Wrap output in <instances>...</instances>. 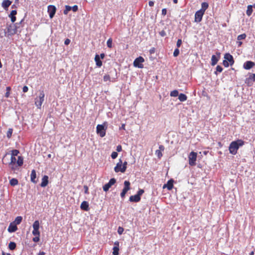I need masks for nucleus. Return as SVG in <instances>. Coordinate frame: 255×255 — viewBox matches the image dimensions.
I'll return each mask as SVG.
<instances>
[{
    "mask_svg": "<svg viewBox=\"0 0 255 255\" xmlns=\"http://www.w3.org/2000/svg\"><path fill=\"white\" fill-rule=\"evenodd\" d=\"M28 88L27 86H24L23 88H22V91L24 93H26L28 91Z\"/></svg>",
    "mask_w": 255,
    "mask_h": 255,
    "instance_id": "obj_55",
    "label": "nucleus"
},
{
    "mask_svg": "<svg viewBox=\"0 0 255 255\" xmlns=\"http://www.w3.org/2000/svg\"><path fill=\"white\" fill-rule=\"evenodd\" d=\"M144 190L143 189H139L138 192H137V193L136 194L137 195H138L139 197H140L142 194L144 193Z\"/></svg>",
    "mask_w": 255,
    "mask_h": 255,
    "instance_id": "obj_49",
    "label": "nucleus"
},
{
    "mask_svg": "<svg viewBox=\"0 0 255 255\" xmlns=\"http://www.w3.org/2000/svg\"><path fill=\"white\" fill-rule=\"evenodd\" d=\"M204 13L202 10H199L195 14V21L199 22L202 20L203 15Z\"/></svg>",
    "mask_w": 255,
    "mask_h": 255,
    "instance_id": "obj_12",
    "label": "nucleus"
},
{
    "mask_svg": "<svg viewBox=\"0 0 255 255\" xmlns=\"http://www.w3.org/2000/svg\"><path fill=\"white\" fill-rule=\"evenodd\" d=\"M2 255H10V254L9 253H5L2 252Z\"/></svg>",
    "mask_w": 255,
    "mask_h": 255,
    "instance_id": "obj_63",
    "label": "nucleus"
},
{
    "mask_svg": "<svg viewBox=\"0 0 255 255\" xmlns=\"http://www.w3.org/2000/svg\"><path fill=\"white\" fill-rule=\"evenodd\" d=\"M123 162L121 159H119V161L117 163L116 166L114 168L116 172H122Z\"/></svg>",
    "mask_w": 255,
    "mask_h": 255,
    "instance_id": "obj_17",
    "label": "nucleus"
},
{
    "mask_svg": "<svg viewBox=\"0 0 255 255\" xmlns=\"http://www.w3.org/2000/svg\"><path fill=\"white\" fill-rule=\"evenodd\" d=\"M217 55H213L211 57V65L212 66L215 65L217 62H218L219 59L220 58V53L217 52Z\"/></svg>",
    "mask_w": 255,
    "mask_h": 255,
    "instance_id": "obj_14",
    "label": "nucleus"
},
{
    "mask_svg": "<svg viewBox=\"0 0 255 255\" xmlns=\"http://www.w3.org/2000/svg\"><path fill=\"white\" fill-rule=\"evenodd\" d=\"M17 32V29L15 25L10 24L6 25V31H4L5 36L13 35Z\"/></svg>",
    "mask_w": 255,
    "mask_h": 255,
    "instance_id": "obj_3",
    "label": "nucleus"
},
{
    "mask_svg": "<svg viewBox=\"0 0 255 255\" xmlns=\"http://www.w3.org/2000/svg\"><path fill=\"white\" fill-rule=\"evenodd\" d=\"M33 230L32 231V234L34 236H40V232L39 231V223L38 220L35 221L33 224Z\"/></svg>",
    "mask_w": 255,
    "mask_h": 255,
    "instance_id": "obj_8",
    "label": "nucleus"
},
{
    "mask_svg": "<svg viewBox=\"0 0 255 255\" xmlns=\"http://www.w3.org/2000/svg\"><path fill=\"white\" fill-rule=\"evenodd\" d=\"M23 164V158L21 156L11 157L9 166L12 170H15L18 167L21 166Z\"/></svg>",
    "mask_w": 255,
    "mask_h": 255,
    "instance_id": "obj_1",
    "label": "nucleus"
},
{
    "mask_svg": "<svg viewBox=\"0 0 255 255\" xmlns=\"http://www.w3.org/2000/svg\"><path fill=\"white\" fill-rule=\"evenodd\" d=\"M178 99L180 101L184 102L187 100V97L184 94L181 93L178 95Z\"/></svg>",
    "mask_w": 255,
    "mask_h": 255,
    "instance_id": "obj_31",
    "label": "nucleus"
},
{
    "mask_svg": "<svg viewBox=\"0 0 255 255\" xmlns=\"http://www.w3.org/2000/svg\"><path fill=\"white\" fill-rule=\"evenodd\" d=\"M45 253L44 252H40L38 255H45Z\"/></svg>",
    "mask_w": 255,
    "mask_h": 255,
    "instance_id": "obj_61",
    "label": "nucleus"
},
{
    "mask_svg": "<svg viewBox=\"0 0 255 255\" xmlns=\"http://www.w3.org/2000/svg\"><path fill=\"white\" fill-rule=\"evenodd\" d=\"M116 182V180L114 178L111 179L109 182L103 186V190L106 192L108 191L111 186L115 184Z\"/></svg>",
    "mask_w": 255,
    "mask_h": 255,
    "instance_id": "obj_10",
    "label": "nucleus"
},
{
    "mask_svg": "<svg viewBox=\"0 0 255 255\" xmlns=\"http://www.w3.org/2000/svg\"><path fill=\"white\" fill-rule=\"evenodd\" d=\"M35 237H34L32 239L33 241L34 242H38L40 240V236H35Z\"/></svg>",
    "mask_w": 255,
    "mask_h": 255,
    "instance_id": "obj_47",
    "label": "nucleus"
},
{
    "mask_svg": "<svg viewBox=\"0 0 255 255\" xmlns=\"http://www.w3.org/2000/svg\"><path fill=\"white\" fill-rule=\"evenodd\" d=\"M201 6V8L200 10L205 12V10L208 8L209 4L207 2H204L202 3Z\"/></svg>",
    "mask_w": 255,
    "mask_h": 255,
    "instance_id": "obj_30",
    "label": "nucleus"
},
{
    "mask_svg": "<svg viewBox=\"0 0 255 255\" xmlns=\"http://www.w3.org/2000/svg\"><path fill=\"white\" fill-rule=\"evenodd\" d=\"M148 4L150 6H153L154 5V1H149Z\"/></svg>",
    "mask_w": 255,
    "mask_h": 255,
    "instance_id": "obj_58",
    "label": "nucleus"
},
{
    "mask_svg": "<svg viewBox=\"0 0 255 255\" xmlns=\"http://www.w3.org/2000/svg\"><path fill=\"white\" fill-rule=\"evenodd\" d=\"M13 129L12 128H9L6 133V136L8 138H10L11 136L12 133Z\"/></svg>",
    "mask_w": 255,
    "mask_h": 255,
    "instance_id": "obj_40",
    "label": "nucleus"
},
{
    "mask_svg": "<svg viewBox=\"0 0 255 255\" xmlns=\"http://www.w3.org/2000/svg\"><path fill=\"white\" fill-rule=\"evenodd\" d=\"M164 146L163 145H160L159 146V149L155 151V154L158 157V158H161V157L162 156V151H164Z\"/></svg>",
    "mask_w": 255,
    "mask_h": 255,
    "instance_id": "obj_19",
    "label": "nucleus"
},
{
    "mask_svg": "<svg viewBox=\"0 0 255 255\" xmlns=\"http://www.w3.org/2000/svg\"><path fill=\"white\" fill-rule=\"evenodd\" d=\"M244 144L245 141L242 139H237L231 142L229 147L230 153L233 155L236 154L239 147L244 145Z\"/></svg>",
    "mask_w": 255,
    "mask_h": 255,
    "instance_id": "obj_2",
    "label": "nucleus"
},
{
    "mask_svg": "<svg viewBox=\"0 0 255 255\" xmlns=\"http://www.w3.org/2000/svg\"><path fill=\"white\" fill-rule=\"evenodd\" d=\"M16 247V245L14 242H10L8 245V248L10 250H14Z\"/></svg>",
    "mask_w": 255,
    "mask_h": 255,
    "instance_id": "obj_33",
    "label": "nucleus"
},
{
    "mask_svg": "<svg viewBox=\"0 0 255 255\" xmlns=\"http://www.w3.org/2000/svg\"><path fill=\"white\" fill-rule=\"evenodd\" d=\"M128 164V162L127 161H125L123 163V166H122V173H124L127 169V165Z\"/></svg>",
    "mask_w": 255,
    "mask_h": 255,
    "instance_id": "obj_43",
    "label": "nucleus"
},
{
    "mask_svg": "<svg viewBox=\"0 0 255 255\" xmlns=\"http://www.w3.org/2000/svg\"><path fill=\"white\" fill-rule=\"evenodd\" d=\"M141 199L140 197H139L137 194L131 196L129 197V200L132 202H138L140 201Z\"/></svg>",
    "mask_w": 255,
    "mask_h": 255,
    "instance_id": "obj_25",
    "label": "nucleus"
},
{
    "mask_svg": "<svg viewBox=\"0 0 255 255\" xmlns=\"http://www.w3.org/2000/svg\"><path fill=\"white\" fill-rule=\"evenodd\" d=\"M120 129H125V124H123L122 125V126L120 128Z\"/></svg>",
    "mask_w": 255,
    "mask_h": 255,
    "instance_id": "obj_60",
    "label": "nucleus"
},
{
    "mask_svg": "<svg viewBox=\"0 0 255 255\" xmlns=\"http://www.w3.org/2000/svg\"><path fill=\"white\" fill-rule=\"evenodd\" d=\"M106 124L107 123L105 122L103 125H98L97 126V133L101 137H103L106 135L107 127H105L104 125H106Z\"/></svg>",
    "mask_w": 255,
    "mask_h": 255,
    "instance_id": "obj_5",
    "label": "nucleus"
},
{
    "mask_svg": "<svg viewBox=\"0 0 255 255\" xmlns=\"http://www.w3.org/2000/svg\"><path fill=\"white\" fill-rule=\"evenodd\" d=\"M246 34L245 33H243L238 35L237 37V39L238 40L240 41L241 40L245 39L246 38Z\"/></svg>",
    "mask_w": 255,
    "mask_h": 255,
    "instance_id": "obj_38",
    "label": "nucleus"
},
{
    "mask_svg": "<svg viewBox=\"0 0 255 255\" xmlns=\"http://www.w3.org/2000/svg\"><path fill=\"white\" fill-rule=\"evenodd\" d=\"M102 59H103L104 57H105V54L104 53H101L100 54V57Z\"/></svg>",
    "mask_w": 255,
    "mask_h": 255,
    "instance_id": "obj_62",
    "label": "nucleus"
},
{
    "mask_svg": "<svg viewBox=\"0 0 255 255\" xmlns=\"http://www.w3.org/2000/svg\"><path fill=\"white\" fill-rule=\"evenodd\" d=\"M182 44V40L181 39H178L177 41V43H176V45H177V47L178 48L180 47L181 45Z\"/></svg>",
    "mask_w": 255,
    "mask_h": 255,
    "instance_id": "obj_50",
    "label": "nucleus"
},
{
    "mask_svg": "<svg viewBox=\"0 0 255 255\" xmlns=\"http://www.w3.org/2000/svg\"><path fill=\"white\" fill-rule=\"evenodd\" d=\"M103 80H104V82H107V81L111 82V81H112L113 82L115 81V80L111 81V77L108 74H106V75L104 76Z\"/></svg>",
    "mask_w": 255,
    "mask_h": 255,
    "instance_id": "obj_34",
    "label": "nucleus"
},
{
    "mask_svg": "<svg viewBox=\"0 0 255 255\" xmlns=\"http://www.w3.org/2000/svg\"><path fill=\"white\" fill-rule=\"evenodd\" d=\"M173 187V180L172 179L168 181L166 184H164L163 188H167L168 190H170Z\"/></svg>",
    "mask_w": 255,
    "mask_h": 255,
    "instance_id": "obj_21",
    "label": "nucleus"
},
{
    "mask_svg": "<svg viewBox=\"0 0 255 255\" xmlns=\"http://www.w3.org/2000/svg\"><path fill=\"white\" fill-rule=\"evenodd\" d=\"M19 153V150L17 149H13L11 151V157H17Z\"/></svg>",
    "mask_w": 255,
    "mask_h": 255,
    "instance_id": "obj_36",
    "label": "nucleus"
},
{
    "mask_svg": "<svg viewBox=\"0 0 255 255\" xmlns=\"http://www.w3.org/2000/svg\"><path fill=\"white\" fill-rule=\"evenodd\" d=\"M154 51H155V49H154V48H152V49H151L150 50V53L151 54L153 53L154 52Z\"/></svg>",
    "mask_w": 255,
    "mask_h": 255,
    "instance_id": "obj_59",
    "label": "nucleus"
},
{
    "mask_svg": "<svg viewBox=\"0 0 255 255\" xmlns=\"http://www.w3.org/2000/svg\"><path fill=\"white\" fill-rule=\"evenodd\" d=\"M11 4V1L9 0H4L2 2V6L4 8H7Z\"/></svg>",
    "mask_w": 255,
    "mask_h": 255,
    "instance_id": "obj_28",
    "label": "nucleus"
},
{
    "mask_svg": "<svg viewBox=\"0 0 255 255\" xmlns=\"http://www.w3.org/2000/svg\"><path fill=\"white\" fill-rule=\"evenodd\" d=\"M18 183V181L16 178H12L9 181V184L11 186H14L17 185Z\"/></svg>",
    "mask_w": 255,
    "mask_h": 255,
    "instance_id": "obj_32",
    "label": "nucleus"
},
{
    "mask_svg": "<svg viewBox=\"0 0 255 255\" xmlns=\"http://www.w3.org/2000/svg\"><path fill=\"white\" fill-rule=\"evenodd\" d=\"M253 13V5H249L246 11L247 15L249 16H251Z\"/></svg>",
    "mask_w": 255,
    "mask_h": 255,
    "instance_id": "obj_29",
    "label": "nucleus"
},
{
    "mask_svg": "<svg viewBox=\"0 0 255 255\" xmlns=\"http://www.w3.org/2000/svg\"><path fill=\"white\" fill-rule=\"evenodd\" d=\"M255 81V74H250L249 77L246 79V83L248 86H251L253 85V82Z\"/></svg>",
    "mask_w": 255,
    "mask_h": 255,
    "instance_id": "obj_13",
    "label": "nucleus"
},
{
    "mask_svg": "<svg viewBox=\"0 0 255 255\" xmlns=\"http://www.w3.org/2000/svg\"><path fill=\"white\" fill-rule=\"evenodd\" d=\"M170 95L171 97H176L178 96V92L176 90H173L170 92Z\"/></svg>",
    "mask_w": 255,
    "mask_h": 255,
    "instance_id": "obj_39",
    "label": "nucleus"
},
{
    "mask_svg": "<svg viewBox=\"0 0 255 255\" xmlns=\"http://www.w3.org/2000/svg\"><path fill=\"white\" fill-rule=\"evenodd\" d=\"M81 209L83 210L88 211L89 210V203L87 201H83L80 206Z\"/></svg>",
    "mask_w": 255,
    "mask_h": 255,
    "instance_id": "obj_24",
    "label": "nucleus"
},
{
    "mask_svg": "<svg viewBox=\"0 0 255 255\" xmlns=\"http://www.w3.org/2000/svg\"><path fill=\"white\" fill-rule=\"evenodd\" d=\"M223 71V68L220 66V65H218L217 67H216V71L215 72V74L216 75H217V72H219L220 73L222 72Z\"/></svg>",
    "mask_w": 255,
    "mask_h": 255,
    "instance_id": "obj_41",
    "label": "nucleus"
},
{
    "mask_svg": "<svg viewBox=\"0 0 255 255\" xmlns=\"http://www.w3.org/2000/svg\"><path fill=\"white\" fill-rule=\"evenodd\" d=\"M179 54V50L178 48H176L174 50L173 52V56L174 57H177Z\"/></svg>",
    "mask_w": 255,
    "mask_h": 255,
    "instance_id": "obj_45",
    "label": "nucleus"
},
{
    "mask_svg": "<svg viewBox=\"0 0 255 255\" xmlns=\"http://www.w3.org/2000/svg\"><path fill=\"white\" fill-rule=\"evenodd\" d=\"M159 34L161 36L164 37L166 35V33L164 30H162L159 32Z\"/></svg>",
    "mask_w": 255,
    "mask_h": 255,
    "instance_id": "obj_51",
    "label": "nucleus"
},
{
    "mask_svg": "<svg viewBox=\"0 0 255 255\" xmlns=\"http://www.w3.org/2000/svg\"><path fill=\"white\" fill-rule=\"evenodd\" d=\"M70 40L68 38H67L65 39V41H64V44L66 45H68L69 44V43H70Z\"/></svg>",
    "mask_w": 255,
    "mask_h": 255,
    "instance_id": "obj_56",
    "label": "nucleus"
},
{
    "mask_svg": "<svg viewBox=\"0 0 255 255\" xmlns=\"http://www.w3.org/2000/svg\"><path fill=\"white\" fill-rule=\"evenodd\" d=\"M95 61L96 62V65L98 67H100L102 66V61L100 60V56L98 54H96L95 55Z\"/></svg>",
    "mask_w": 255,
    "mask_h": 255,
    "instance_id": "obj_27",
    "label": "nucleus"
},
{
    "mask_svg": "<svg viewBox=\"0 0 255 255\" xmlns=\"http://www.w3.org/2000/svg\"><path fill=\"white\" fill-rule=\"evenodd\" d=\"M84 190H85V193L86 194H89V192H88V187L86 185H85L84 186Z\"/></svg>",
    "mask_w": 255,
    "mask_h": 255,
    "instance_id": "obj_54",
    "label": "nucleus"
},
{
    "mask_svg": "<svg viewBox=\"0 0 255 255\" xmlns=\"http://www.w3.org/2000/svg\"><path fill=\"white\" fill-rule=\"evenodd\" d=\"M112 39L111 38H109L107 42V46L109 47V48H112Z\"/></svg>",
    "mask_w": 255,
    "mask_h": 255,
    "instance_id": "obj_42",
    "label": "nucleus"
},
{
    "mask_svg": "<svg viewBox=\"0 0 255 255\" xmlns=\"http://www.w3.org/2000/svg\"><path fill=\"white\" fill-rule=\"evenodd\" d=\"M71 7L69 5H66L63 13L64 14H67L68 12L71 10Z\"/></svg>",
    "mask_w": 255,
    "mask_h": 255,
    "instance_id": "obj_37",
    "label": "nucleus"
},
{
    "mask_svg": "<svg viewBox=\"0 0 255 255\" xmlns=\"http://www.w3.org/2000/svg\"><path fill=\"white\" fill-rule=\"evenodd\" d=\"M166 13H167V10H166V8H163L162 9V14L164 16V15H165L166 14Z\"/></svg>",
    "mask_w": 255,
    "mask_h": 255,
    "instance_id": "obj_57",
    "label": "nucleus"
},
{
    "mask_svg": "<svg viewBox=\"0 0 255 255\" xmlns=\"http://www.w3.org/2000/svg\"><path fill=\"white\" fill-rule=\"evenodd\" d=\"M17 14V11L16 10H12L10 12V14L9 15V17L11 19V21L12 22H14L16 20L15 15Z\"/></svg>",
    "mask_w": 255,
    "mask_h": 255,
    "instance_id": "obj_26",
    "label": "nucleus"
},
{
    "mask_svg": "<svg viewBox=\"0 0 255 255\" xmlns=\"http://www.w3.org/2000/svg\"><path fill=\"white\" fill-rule=\"evenodd\" d=\"M56 11V8L55 6L53 5H49L48 6V12L49 14L50 18H52Z\"/></svg>",
    "mask_w": 255,
    "mask_h": 255,
    "instance_id": "obj_11",
    "label": "nucleus"
},
{
    "mask_svg": "<svg viewBox=\"0 0 255 255\" xmlns=\"http://www.w3.org/2000/svg\"><path fill=\"white\" fill-rule=\"evenodd\" d=\"M144 61V58L141 56H139L136 58L133 61V66L135 67H138L139 68H142L143 67V65L142 64V63Z\"/></svg>",
    "mask_w": 255,
    "mask_h": 255,
    "instance_id": "obj_7",
    "label": "nucleus"
},
{
    "mask_svg": "<svg viewBox=\"0 0 255 255\" xmlns=\"http://www.w3.org/2000/svg\"><path fill=\"white\" fill-rule=\"evenodd\" d=\"M22 217L21 216H17L15 219L14 221L13 222L16 225H19L22 221Z\"/></svg>",
    "mask_w": 255,
    "mask_h": 255,
    "instance_id": "obj_35",
    "label": "nucleus"
},
{
    "mask_svg": "<svg viewBox=\"0 0 255 255\" xmlns=\"http://www.w3.org/2000/svg\"><path fill=\"white\" fill-rule=\"evenodd\" d=\"M197 156V154L195 152L192 151L189 153V154L188 155V158H189V164L190 166H193L196 165Z\"/></svg>",
    "mask_w": 255,
    "mask_h": 255,
    "instance_id": "obj_6",
    "label": "nucleus"
},
{
    "mask_svg": "<svg viewBox=\"0 0 255 255\" xmlns=\"http://www.w3.org/2000/svg\"><path fill=\"white\" fill-rule=\"evenodd\" d=\"M255 64L251 61H247L244 63L243 67L245 69L249 70L255 66Z\"/></svg>",
    "mask_w": 255,
    "mask_h": 255,
    "instance_id": "obj_16",
    "label": "nucleus"
},
{
    "mask_svg": "<svg viewBox=\"0 0 255 255\" xmlns=\"http://www.w3.org/2000/svg\"><path fill=\"white\" fill-rule=\"evenodd\" d=\"M30 181L33 183H36L37 180H36V173L34 169L31 171L30 174Z\"/></svg>",
    "mask_w": 255,
    "mask_h": 255,
    "instance_id": "obj_23",
    "label": "nucleus"
},
{
    "mask_svg": "<svg viewBox=\"0 0 255 255\" xmlns=\"http://www.w3.org/2000/svg\"><path fill=\"white\" fill-rule=\"evenodd\" d=\"M229 64L230 63L226 59H225L223 62V64L225 67H229Z\"/></svg>",
    "mask_w": 255,
    "mask_h": 255,
    "instance_id": "obj_48",
    "label": "nucleus"
},
{
    "mask_svg": "<svg viewBox=\"0 0 255 255\" xmlns=\"http://www.w3.org/2000/svg\"><path fill=\"white\" fill-rule=\"evenodd\" d=\"M9 95V92H7L5 93V97H7H7H8Z\"/></svg>",
    "mask_w": 255,
    "mask_h": 255,
    "instance_id": "obj_64",
    "label": "nucleus"
},
{
    "mask_svg": "<svg viewBox=\"0 0 255 255\" xmlns=\"http://www.w3.org/2000/svg\"><path fill=\"white\" fill-rule=\"evenodd\" d=\"M118 153L116 151H113L112 153V154H111V157L113 158V159H115L118 156Z\"/></svg>",
    "mask_w": 255,
    "mask_h": 255,
    "instance_id": "obj_44",
    "label": "nucleus"
},
{
    "mask_svg": "<svg viewBox=\"0 0 255 255\" xmlns=\"http://www.w3.org/2000/svg\"><path fill=\"white\" fill-rule=\"evenodd\" d=\"M48 184V176L47 175H44L42 178V182L40 184V186L42 187H46Z\"/></svg>",
    "mask_w": 255,
    "mask_h": 255,
    "instance_id": "obj_22",
    "label": "nucleus"
},
{
    "mask_svg": "<svg viewBox=\"0 0 255 255\" xmlns=\"http://www.w3.org/2000/svg\"><path fill=\"white\" fill-rule=\"evenodd\" d=\"M17 230L16 225L14 222L10 223L7 229L8 232L13 233L16 231Z\"/></svg>",
    "mask_w": 255,
    "mask_h": 255,
    "instance_id": "obj_18",
    "label": "nucleus"
},
{
    "mask_svg": "<svg viewBox=\"0 0 255 255\" xmlns=\"http://www.w3.org/2000/svg\"><path fill=\"white\" fill-rule=\"evenodd\" d=\"M130 183L128 181H125L124 182V187L121 193V196L122 198H124L126 194L130 189Z\"/></svg>",
    "mask_w": 255,
    "mask_h": 255,
    "instance_id": "obj_9",
    "label": "nucleus"
},
{
    "mask_svg": "<svg viewBox=\"0 0 255 255\" xmlns=\"http://www.w3.org/2000/svg\"><path fill=\"white\" fill-rule=\"evenodd\" d=\"M45 94L43 91H40L38 97L35 99V105L38 109H41L42 103L44 101Z\"/></svg>",
    "mask_w": 255,
    "mask_h": 255,
    "instance_id": "obj_4",
    "label": "nucleus"
},
{
    "mask_svg": "<svg viewBox=\"0 0 255 255\" xmlns=\"http://www.w3.org/2000/svg\"><path fill=\"white\" fill-rule=\"evenodd\" d=\"M124 232V228L121 227H119L118 229V233L119 235H122L123 234Z\"/></svg>",
    "mask_w": 255,
    "mask_h": 255,
    "instance_id": "obj_46",
    "label": "nucleus"
},
{
    "mask_svg": "<svg viewBox=\"0 0 255 255\" xmlns=\"http://www.w3.org/2000/svg\"><path fill=\"white\" fill-rule=\"evenodd\" d=\"M114 245H115V246L114 247V248L113 249V255H119V242H118V241L115 242L114 243Z\"/></svg>",
    "mask_w": 255,
    "mask_h": 255,
    "instance_id": "obj_20",
    "label": "nucleus"
},
{
    "mask_svg": "<svg viewBox=\"0 0 255 255\" xmlns=\"http://www.w3.org/2000/svg\"><path fill=\"white\" fill-rule=\"evenodd\" d=\"M224 58L230 63V65L234 64V60L233 57L230 53H226L224 55Z\"/></svg>",
    "mask_w": 255,
    "mask_h": 255,
    "instance_id": "obj_15",
    "label": "nucleus"
},
{
    "mask_svg": "<svg viewBox=\"0 0 255 255\" xmlns=\"http://www.w3.org/2000/svg\"><path fill=\"white\" fill-rule=\"evenodd\" d=\"M117 151L118 152H121L122 150V147L121 145H119L117 146Z\"/></svg>",
    "mask_w": 255,
    "mask_h": 255,
    "instance_id": "obj_53",
    "label": "nucleus"
},
{
    "mask_svg": "<svg viewBox=\"0 0 255 255\" xmlns=\"http://www.w3.org/2000/svg\"><path fill=\"white\" fill-rule=\"evenodd\" d=\"M71 9L74 12L77 11L78 9V7L77 5H74L73 6L71 7Z\"/></svg>",
    "mask_w": 255,
    "mask_h": 255,
    "instance_id": "obj_52",
    "label": "nucleus"
}]
</instances>
